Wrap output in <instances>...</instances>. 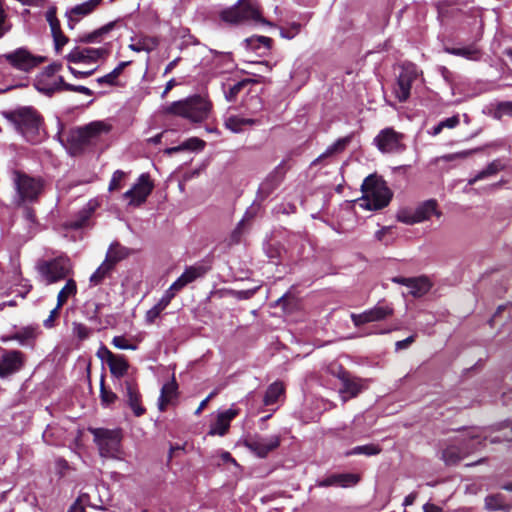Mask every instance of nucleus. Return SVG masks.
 I'll use <instances>...</instances> for the list:
<instances>
[{
    "label": "nucleus",
    "mask_w": 512,
    "mask_h": 512,
    "mask_svg": "<svg viewBox=\"0 0 512 512\" xmlns=\"http://www.w3.org/2000/svg\"><path fill=\"white\" fill-rule=\"evenodd\" d=\"M2 114L28 142L36 144L41 141L44 118L34 107L23 106Z\"/></svg>",
    "instance_id": "obj_1"
},
{
    "label": "nucleus",
    "mask_w": 512,
    "mask_h": 512,
    "mask_svg": "<svg viewBox=\"0 0 512 512\" xmlns=\"http://www.w3.org/2000/svg\"><path fill=\"white\" fill-rule=\"evenodd\" d=\"M111 129L112 126L103 121H94L73 129L67 140L70 154L81 155L88 147L96 145L103 135L109 134Z\"/></svg>",
    "instance_id": "obj_2"
},
{
    "label": "nucleus",
    "mask_w": 512,
    "mask_h": 512,
    "mask_svg": "<svg viewBox=\"0 0 512 512\" xmlns=\"http://www.w3.org/2000/svg\"><path fill=\"white\" fill-rule=\"evenodd\" d=\"M211 111V103L205 97L194 95L174 101L162 107V114L180 116L191 122L205 121Z\"/></svg>",
    "instance_id": "obj_3"
},
{
    "label": "nucleus",
    "mask_w": 512,
    "mask_h": 512,
    "mask_svg": "<svg viewBox=\"0 0 512 512\" xmlns=\"http://www.w3.org/2000/svg\"><path fill=\"white\" fill-rule=\"evenodd\" d=\"M13 185L21 202H36L44 191L45 181L42 177H32L21 170L11 172Z\"/></svg>",
    "instance_id": "obj_4"
},
{
    "label": "nucleus",
    "mask_w": 512,
    "mask_h": 512,
    "mask_svg": "<svg viewBox=\"0 0 512 512\" xmlns=\"http://www.w3.org/2000/svg\"><path fill=\"white\" fill-rule=\"evenodd\" d=\"M363 198L361 206L368 210L382 209L391 200V191L385 184L373 176H368L362 184Z\"/></svg>",
    "instance_id": "obj_5"
},
{
    "label": "nucleus",
    "mask_w": 512,
    "mask_h": 512,
    "mask_svg": "<svg viewBox=\"0 0 512 512\" xmlns=\"http://www.w3.org/2000/svg\"><path fill=\"white\" fill-rule=\"evenodd\" d=\"M36 270L45 284L50 285L66 279L72 272V267L68 258L60 256L50 260H39Z\"/></svg>",
    "instance_id": "obj_6"
},
{
    "label": "nucleus",
    "mask_w": 512,
    "mask_h": 512,
    "mask_svg": "<svg viewBox=\"0 0 512 512\" xmlns=\"http://www.w3.org/2000/svg\"><path fill=\"white\" fill-rule=\"evenodd\" d=\"M221 18L223 21L231 24L254 23L265 24L267 23L261 16L258 7L255 4L246 2L245 0H238V2L222 12Z\"/></svg>",
    "instance_id": "obj_7"
},
{
    "label": "nucleus",
    "mask_w": 512,
    "mask_h": 512,
    "mask_svg": "<svg viewBox=\"0 0 512 512\" xmlns=\"http://www.w3.org/2000/svg\"><path fill=\"white\" fill-rule=\"evenodd\" d=\"M102 457L116 458L120 453L122 433L120 429L89 428Z\"/></svg>",
    "instance_id": "obj_8"
},
{
    "label": "nucleus",
    "mask_w": 512,
    "mask_h": 512,
    "mask_svg": "<svg viewBox=\"0 0 512 512\" xmlns=\"http://www.w3.org/2000/svg\"><path fill=\"white\" fill-rule=\"evenodd\" d=\"M484 438L480 435L478 429H472L467 433V437L461 439L462 446L450 445L442 452V459L447 465H454L463 459L466 455L476 450Z\"/></svg>",
    "instance_id": "obj_9"
},
{
    "label": "nucleus",
    "mask_w": 512,
    "mask_h": 512,
    "mask_svg": "<svg viewBox=\"0 0 512 512\" xmlns=\"http://www.w3.org/2000/svg\"><path fill=\"white\" fill-rule=\"evenodd\" d=\"M2 58L12 68L26 73L31 72L34 68L38 67L41 63L46 61V57L33 55L28 49L23 47L3 54Z\"/></svg>",
    "instance_id": "obj_10"
},
{
    "label": "nucleus",
    "mask_w": 512,
    "mask_h": 512,
    "mask_svg": "<svg viewBox=\"0 0 512 512\" xmlns=\"http://www.w3.org/2000/svg\"><path fill=\"white\" fill-rule=\"evenodd\" d=\"M404 135L393 128L382 129L373 142L382 153L397 154L405 150Z\"/></svg>",
    "instance_id": "obj_11"
},
{
    "label": "nucleus",
    "mask_w": 512,
    "mask_h": 512,
    "mask_svg": "<svg viewBox=\"0 0 512 512\" xmlns=\"http://www.w3.org/2000/svg\"><path fill=\"white\" fill-rule=\"evenodd\" d=\"M394 309L391 304L385 301H379L374 307L363 311L362 313H352L350 315L354 326L359 327L367 323L378 322L392 316Z\"/></svg>",
    "instance_id": "obj_12"
},
{
    "label": "nucleus",
    "mask_w": 512,
    "mask_h": 512,
    "mask_svg": "<svg viewBox=\"0 0 512 512\" xmlns=\"http://www.w3.org/2000/svg\"><path fill=\"white\" fill-rule=\"evenodd\" d=\"M206 270L203 266H190L185 269L178 279L173 282L168 290L165 292V295L162 296V309L166 307V305L170 302V300L178 293L181 289H183L189 283L195 281L196 279L202 277L205 274Z\"/></svg>",
    "instance_id": "obj_13"
},
{
    "label": "nucleus",
    "mask_w": 512,
    "mask_h": 512,
    "mask_svg": "<svg viewBox=\"0 0 512 512\" xmlns=\"http://www.w3.org/2000/svg\"><path fill=\"white\" fill-rule=\"evenodd\" d=\"M418 77V70L413 64L402 66V70L398 76L397 83L394 87V95L399 102H405L410 97L412 83Z\"/></svg>",
    "instance_id": "obj_14"
},
{
    "label": "nucleus",
    "mask_w": 512,
    "mask_h": 512,
    "mask_svg": "<svg viewBox=\"0 0 512 512\" xmlns=\"http://www.w3.org/2000/svg\"><path fill=\"white\" fill-rule=\"evenodd\" d=\"M280 445L278 435L260 436L255 435L245 440V446L260 458H265L270 452Z\"/></svg>",
    "instance_id": "obj_15"
},
{
    "label": "nucleus",
    "mask_w": 512,
    "mask_h": 512,
    "mask_svg": "<svg viewBox=\"0 0 512 512\" xmlns=\"http://www.w3.org/2000/svg\"><path fill=\"white\" fill-rule=\"evenodd\" d=\"M26 363V355L20 350H5L0 358V377L6 378L19 372Z\"/></svg>",
    "instance_id": "obj_16"
},
{
    "label": "nucleus",
    "mask_w": 512,
    "mask_h": 512,
    "mask_svg": "<svg viewBox=\"0 0 512 512\" xmlns=\"http://www.w3.org/2000/svg\"><path fill=\"white\" fill-rule=\"evenodd\" d=\"M433 215L440 217L436 200L430 199L420 204L413 213L400 214L398 219L406 224L420 223L429 220Z\"/></svg>",
    "instance_id": "obj_17"
},
{
    "label": "nucleus",
    "mask_w": 512,
    "mask_h": 512,
    "mask_svg": "<svg viewBox=\"0 0 512 512\" xmlns=\"http://www.w3.org/2000/svg\"><path fill=\"white\" fill-rule=\"evenodd\" d=\"M98 207L99 202L96 199H90L82 209L66 222L65 226L72 230H79L88 226L91 217Z\"/></svg>",
    "instance_id": "obj_18"
},
{
    "label": "nucleus",
    "mask_w": 512,
    "mask_h": 512,
    "mask_svg": "<svg viewBox=\"0 0 512 512\" xmlns=\"http://www.w3.org/2000/svg\"><path fill=\"white\" fill-rule=\"evenodd\" d=\"M107 55L104 48L75 47L66 56L70 63H93Z\"/></svg>",
    "instance_id": "obj_19"
},
{
    "label": "nucleus",
    "mask_w": 512,
    "mask_h": 512,
    "mask_svg": "<svg viewBox=\"0 0 512 512\" xmlns=\"http://www.w3.org/2000/svg\"><path fill=\"white\" fill-rule=\"evenodd\" d=\"M391 280L394 283L406 286L409 289V294L413 297H422L432 286L430 280L424 276L412 278L396 276Z\"/></svg>",
    "instance_id": "obj_20"
},
{
    "label": "nucleus",
    "mask_w": 512,
    "mask_h": 512,
    "mask_svg": "<svg viewBox=\"0 0 512 512\" xmlns=\"http://www.w3.org/2000/svg\"><path fill=\"white\" fill-rule=\"evenodd\" d=\"M152 191V183L149 176L142 174L138 182L124 193V197L130 200V204L139 205L146 200Z\"/></svg>",
    "instance_id": "obj_21"
},
{
    "label": "nucleus",
    "mask_w": 512,
    "mask_h": 512,
    "mask_svg": "<svg viewBox=\"0 0 512 512\" xmlns=\"http://www.w3.org/2000/svg\"><path fill=\"white\" fill-rule=\"evenodd\" d=\"M340 380L342 382V386L339 389V393L343 402L356 397L366 387L364 380L357 377H352L346 372L342 373Z\"/></svg>",
    "instance_id": "obj_22"
},
{
    "label": "nucleus",
    "mask_w": 512,
    "mask_h": 512,
    "mask_svg": "<svg viewBox=\"0 0 512 512\" xmlns=\"http://www.w3.org/2000/svg\"><path fill=\"white\" fill-rule=\"evenodd\" d=\"M239 414V410L233 406L225 411L218 412L215 421L210 425L209 435L223 436L230 427L231 421Z\"/></svg>",
    "instance_id": "obj_23"
},
{
    "label": "nucleus",
    "mask_w": 512,
    "mask_h": 512,
    "mask_svg": "<svg viewBox=\"0 0 512 512\" xmlns=\"http://www.w3.org/2000/svg\"><path fill=\"white\" fill-rule=\"evenodd\" d=\"M124 387L128 406L132 409L136 417L142 416L146 412V409L141 403V394L136 382L134 380H126L124 382Z\"/></svg>",
    "instance_id": "obj_24"
},
{
    "label": "nucleus",
    "mask_w": 512,
    "mask_h": 512,
    "mask_svg": "<svg viewBox=\"0 0 512 512\" xmlns=\"http://www.w3.org/2000/svg\"><path fill=\"white\" fill-rule=\"evenodd\" d=\"M38 336L37 328L33 326H25L15 333L2 335L0 341L6 343L9 341H17L21 346L34 347Z\"/></svg>",
    "instance_id": "obj_25"
},
{
    "label": "nucleus",
    "mask_w": 512,
    "mask_h": 512,
    "mask_svg": "<svg viewBox=\"0 0 512 512\" xmlns=\"http://www.w3.org/2000/svg\"><path fill=\"white\" fill-rule=\"evenodd\" d=\"M260 121L251 117H242L238 115H230L225 118V127L233 133H241L247 127L257 125Z\"/></svg>",
    "instance_id": "obj_26"
},
{
    "label": "nucleus",
    "mask_w": 512,
    "mask_h": 512,
    "mask_svg": "<svg viewBox=\"0 0 512 512\" xmlns=\"http://www.w3.org/2000/svg\"><path fill=\"white\" fill-rule=\"evenodd\" d=\"M103 0H87L83 3L77 4L71 8L67 15L70 21L77 22L82 17L87 16L94 12Z\"/></svg>",
    "instance_id": "obj_27"
},
{
    "label": "nucleus",
    "mask_w": 512,
    "mask_h": 512,
    "mask_svg": "<svg viewBox=\"0 0 512 512\" xmlns=\"http://www.w3.org/2000/svg\"><path fill=\"white\" fill-rule=\"evenodd\" d=\"M351 139H352L351 136H346V137L337 139L333 144L328 146L327 149L312 162V165H317L318 163H321L324 160L343 152L346 149V147L349 145V143L351 142Z\"/></svg>",
    "instance_id": "obj_28"
},
{
    "label": "nucleus",
    "mask_w": 512,
    "mask_h": 512,
    "mask_svg": "<svg viewBox=\"0 0 512 512\" xmlns=\"http://www.w3.org/2000/svg\"><path fill=\"white\" fill-rule=\"evenodd\" d=\"M62 91H69V92H77L84 94L86 96H92L93 91L89 89L88 87L82 86V85H73L64 80L62 76L58 77L57 82L54 83L52 87L47 89V94L51 95L55 92H62Z\"/></svg>",
    "instance_id": "obj_29"
},
{
    "label": "nucleus",
    "mask_w": 512,
    "mask_h": 512,
    "mask_svg": "<svg viewBox=\"0 0 512 512\" xmlns=\"http://www.w3.org/2000/svg\"><path fill=\"white\" fill-rule=\"evenodd\" d=\"M283 175L279 168L275 169L268 177L261 183L258 193L262 198L268 197L282 182Z\"/></svg>",
    "instance_id": "obj_30"
},
{
    "label": "nucleus",
    "mask_w": 512,
    "mask_h": 512,
    "mask_svg": "<svg viewBox=\"0 0 512 512\" xmlns=\"http://www.w3.org/2000/svg\"><path fill=\"white\" fill-rule=\"evenodd\" d=\"M107 365L111 375L117 379L124 377L130 367L127 358L121 354H116Z\"/></svg>",
    "instance_id": "obj_31"
},
{
    "label": "nucleus",
    "mask_w": 512,
    "mask_h": 512,
    "mask_svg": "<svg viewBox=\"0 0 512 512\" xmlns=\"http://www.w3.org/2000/svg\"><path fill=\"white\" fill-rule=\"evenodd\" d=\"M130 254V250L127 247L122 246L119 243H112L107 251L105 260L110 263L113 267L127 258Z\"/></svg>",
    "instance_id": "obj_32"
},
{
    "label": "nucleus",
    "mask_w": 512,
    "mask_h": 512,
    "mask_svg": "<svg viewBox=\"0 0 512 512\" xmlns=\"http://www.w3.org/2000/svg\"><path fill=\"white\" fill-rule=\"evenodd\" d=\"M253 81L251 79L241 80L234 85H232L228 90L224 92L225 98L229 102L236 101L238 95L241 93H250V88L253 86Z\"/></svg>",
    "instance_id": "obj_33"
},
{
    "label": "nucleus",
    "mask_w": 512,
    "mask_h": 512,
    "mask_svg": "<svg viewBox=\"0 0 512 512\" xmlns=\"http://www.w3.org/2000/svg\"><path fill=\"white\" fill-rule=\"evenodd\" d=\"M178 401V385L174 378L162 385V410L165 406L175 405Z\"/></svg>",
    "instance_id": "obj_34"
},
{
    "label": "nucleus",
    "mask_w": 512,
    "mask_h": 512,
    "mask_svg": "<svg viewBox=\"0 0 512 512\" xmlns=\"http://www.w3.org/2000/svg\"><path fill=\"white\" fill-rule=\"evenodd\" d=\"M205 146V142L197 137H192L184 142H182L179 146L170 147L165 149V153L171 155L178 151L188 150V151H199L202 150Z\"/></svg>",
    "instance_id": "obj_35"
},
{
    "label": "nucleus",
    "mask_w": 512,
    "mask_h": 512,
    "mask_svg": "<svg viewBox=\"0 0 512 512\" xmlns=\"http://www.w3.org/2000/svg\"><path fill=\"white\" fill-rule=\"evenodd\" d=\"M159 45L156 37L141 36L135 42L129 45V48L136 52L146 51L151 52Z\"/></svg>",
    "instance_id": "obj_36"
},
{
    "label": "nucleus",
    "mask_w": 512,
    "mask_h": 512,
    "mask_svg": "<svg viewBox=\"0 0 512 512\" xmlns=\"http://www.w3.org/2000/svg\"><path fill=\"white\" fill-rule=\"evenodd\" d=\"M77 294V284L72 278L68 279L57 295L58 308H62L68 299Z\"/></svg>",
    "instance_id": "obj_37"
},
{
    "label": "nucleus",
    "mask_w": 512,
    "mask_h": 512,
    "mask_svg": "<svg viewBox=\"0 0 512 512\" xmlns=\"http://www.w3.org/2000/svg\"><path fill=\"white\" fill-rule=\"evenodd\" d=\"M445 51L449 54L460 56L468 60H477L480 57V51L475 46L446 48Z\"/></svg>",
    "instance_id": "obj_38"
},
{
    "label": "nucleus",
    "mask_w": 512,
    "mask_h": 512,
    "mask_svg": "<svg viewBox=\"0 0 512 512\" xmlns=\"http://www.w3.org/2000/svg\"><path fill=\"white\" fill-rule=\"evenodd\" d=\"M485 508L489 511L508 510V504L502 494L489 495L485 498Z\"/></svg>",
    "instance_id": "obj_39"
},
{
    "label": "nucleus",
    "mask_w": 512,
    "mask_h": 512,
    "mask_svg": "<svg viewBox=\"0 0 512 512\" xmlns=\"http://www.w3.org/2000/svg\"><path fill=\"white\" fill-rule=\"evenodd\" d=\"M115 27V22H109L104 26L94 30L93 32L84 34L80 37V42L82 43H94L103 35L109 33Z\"/></svg>",
    "instance_id": "obj_40"
},
{
    "label": "nucleus",
    "mask_w": 512,
    "mask_h": 512,
    "mask_svg": "<svg viewBox=\"0 0 512 512\" xmlns=\"http://www.w3.org/2000/svg\"><path fill=\"white\" fill-rule=\"evenodd\" d=\"M114 267L106 260L96 269V271L90 276V283L97 286L103 282V280L110 275Z\"/></svg>",
    "instance_id": "obj_41"
},
{
    "label": "nucleus",
    "mask_w": 512,
    "mask_h": 512,
    "mask_svg": "<svg viewBox=\"0 0 512 512\" xmlns=\"http://www.w3.org/2000/svg\"><path fill=\"white\" fill-rule=\"evenodd\" d=\"M502 169V165L499 161H493L490 163L485 169L478 172L473 178H470L468 180L469 185L475 184L479 180L486 179L492 175H495L497 172H499Z\"/></svg>",
    "instance_id": "obj_42"
},
{
    "label": "nucleus",
    "mask_w": 512,
    "mask_h": 512,
    "mask_svg": "<svg viewBox=\"0 0 512 512\" xmlns=\"http://www.w3.org/2000/svg\"><path fill=\"white\" fill-rule=\"evenodd\" d=\"M284 388L283 385L279 382L272 383L266 390L265 396H264V404L265 405H272L277 402L279 397L283 394Z\"/></svg>",
    "instance_id": "obj_43"
},
{
    "label": "nucleus",
    "mask_w": 512,
    "mask_h": 512,
    "mask_svg": "<svg viewBox=\"0 0 512 512\" xmlns=\"http://www.w3.org/2000/svg\"><path fill=\"white\" fill-rule=\"evenodd\" d=\"M381 452V448L379 445L375 444H366L361 446H356L352 448L351 450L347 451L345 453L346 456H352V455H366V456H373L377 455Z\"/></svg>",
    "instance_id": "obj_44"
},
{
    "label": "nucleus",
    "mask_w": 512,
    "mask_h": 512,
    "mask_svg": "<svg viewBox=\"0 0 512 512\" xmlns=\"http://www.w3.org/2000/svg\"><path fill=\"white\" fill-rule=\"evenodd\" d=\"M100 400L104 406H109L117 400V395L112 390L106 388L104 375L101 376L100 381Z\"/></svg>",
    "instance_id": "obj_45"
},
{
    "label": "nucleus",
    "mask_w": 512,
    "mask_h": 512,
    "mask_svg": "<svg viewBox=\"0 0 512 512\" xmlns=\"http://www.w3.org/2000/svg\"><path fill=\"white\" fill-rule=\"evenodd\" d=\"M248 46L254 50H259L263 48L264 50H269L271 47V38L266 36H255L250 37L247 40Z\"/></svg>",
    "instance_id": "obj_46"
},
{
    "label": "nucleus",
    "mask_w": 512,
    "mask_h": 512,
    "mask_svg": "<svg viewBox=\"0 0 512 512\" xmlns=\"http://www.w3.org/2000/svg\"><path fill=\"white\" fill-rule=\"evenodd\" d=\"M46 20L49 23L52 35L57 34L58 32H62L60 21L56 15L55 7L48 9L46 12Z\"/></svg>",
    "instance_id": "obj_47"
},
{
    "label": "nucleus",
    "mask_w": 512,
    "mask_h": 512,
    "mask_svg": "<svg viewBox=\"0 0 512 512\" xmlns=\"http://www.w3.org/2000/svg\"><path fill=\"white\" fill-rule=\"evenodd\" d=\"M337 475V486L341 487H349L356 485L360 478L358 475L353 473H342V474H336Z\"/></svg>",
    "instance_id": "obj_48"
},
{
    "label": "nucleus",
    "mask_w": 512,
    "mask_h": 512,
    "mask_svg": "<svg viewBox=\"0 0 512 512\" xmlns=\"http://www.w3.org/2000/svg\"><path fill=\"white\" fill-rule=\"evenodd\" d=\"M177 34L180 36L181 40L175 39L174 45L182 50L185 46H188L190 44L194 43V38L192 35H190L186 30H179Z\"/></svg>",
    "instance_id": "obj_49"
},
{
    "label": "nucleus",
    "mask_w": 512,
    "mask_h": 512,
    "mask_svg": "<svg viewBox=\"0 0 512 512\" xmlns=\"http://www.w3.org/2000/svg\"><path fill=\"white\" fill-rule=\"evenodd\" d=\"M244 106L252 113H256L262 109L263 104L261 98L258 95H252L249 99L245 100Z\"/></svg>",
    "instance_id": "obj_50"
},
{
    "label": "nucleus",
    "mask_w": 512,
    "mask_h": 512,
    "mask_svg": "<svg viewBox=\"0 0 512 512\" xmlns=\"http://www.w3.org/2000/svg\"><path fill=\"white\" fill-rule=\"evenodd\" d=\"M252 217H253V214L250 211H246L243 219L237 224L236 228L234 229V231L231 234L232 242L237 243V242L240 241V237H241V233H242V227L244 225V222L246 220L251 219Z\"/></svg>",
    "instance_id": "obj_51"
},
{
    "label": "nucleus",
    "mask_w": 512,
    "mask_h": 512,
    "mask_svg": "<svg viewBox=\"0 0 512 512\" xmlns=\"http://www.w3.org/2000/svg\"><path fill=\"white\" fill-rule=\"evenodd\" d=\"M9 30L7 25V13L5 10L4 0H0V38H2Z\"/></svg>",
    "instance_id": "obj_52"
},
{
    "label": "nucleus",
    "mask_w": 512,
    "mask_h": 512,
    "mask_svg": "<svg viewBox=\"0 0 512 512\" xmlns=\"http://www.w3.org/2000/svg\"><path fill=\"white\" fill-rule=\"evenodd\" d=\"M125 173L121 170H116L109 183V190L115 191L121 188V181L124 179Z\"/></svg>",
    "instance_id": "obj_53"
},
{
    "label": "nucleus",
    "mask_w": 512,
    "mask_h": 512,
    "mask_svg": "<svg viewBox=\"0 0 512 512\" xmlns=\"http://www.w3.org/2000/svg\"><path fill=\"white\" fill-rule=\"evenodd\" d=\"M56 53H60L63 46L69 42V38L62 32L52 35Z\"/></svg>",
    "instance_id": "obj_54"
},
{
    "label": "nucleus",
    "mask_w": 512,
    "mask_h": 512,
    "mask_svg": "<svg viewBox=\"0 0 512 512\" xmlns=\"http://www.w3.org/2000/svg\"><path fill=\"white\" fill-rule=\"evenodd\" d=\"M73 332L79 340H85L90 336L91 330L82 323H75Z\"/></svg>",
    "instance_id": "obj_55"
},
{
    "label": "nucleus",
    "mask_w": 512,
    "mask_h": 512,
    "mask_svg": "<svg viewBox=\"0 0 512 512\" xmlns=\"http://www.w3.org/2000/svg\"><path fill=\"white\" fill-rule=\"evenodd\" d=\"M301 25L299 23H293L288 29H281L280 34L283 38L292 39L300 31Z\"/></svg>",
    "instance_id": "obj_56"
},
{
    "label": "nucleus",
    "mask_w": 512,
    "mask_h": 512,
    "mask_svg": "<svg viewBox=\"0 0 512 512\" xmlns=\"http://www.w3.org/2000/svg\"><path fill=\"white\" fill-rule=\"evenodd\" d=\"M112 344L118 349H135V346L130 344L124 336H115Z\"/></svg>",
    "instance_id": "obj_57"
},
{
    "label": "nucleus",
    "mask_w": 512,
    "mask_h": 512,
    "mask_svg": "<svg viewBox=\"0 0 512 512\" xmlns=\"http://www.w3.org/2000/svg\"><path fill=\"white\" fill-rule=\"evenodd\" d=\"M106 346L102 345L97 351V357L106 364L115 356Z\"/></svg>",
    "instance_id": "obj_58"
},
{
    "label": "nucleus",
    "mask_w": 512,
    "mask_h": 512,
    "mask_svg": "<svg viewBox=\"0 0 512 512\" xmlns=\"http://www.w3.org/2000/svg\"><path fill=\"white\" fill-rule=\"evenodd\" d=\"M60 309L61 308H58V304H57L56 307L50 311L48 318L46 320H44V323H43L46 328L54 327L55 319L58 318L60 315Z\"/></svg>",
    "instance_id": "obj_59"
},
{
    "label": "nucleus",
    "mask_w": 512,
    "mask_h": 512,
    "mask_svg": "<svg viewBox=\"0 0 512 512\" xmlns=\"http://www.w3.org/2000/svg\"><path fill=\"white\" fill-rule=\"evenodd\" d=\"M460 122V119H459V116L458 115H454L452 117H449V118H446L442 121H440V127H443L444 128H449V129H452V128H455Z\"/></svg>",
    "instance_id": "obj_60"
},
{
    "label": "nucleus",
    "mask_w": 512,
    "mask_h": 512,
    "mask_svg": "<svg viewBox=\"0 0 512 512\" xmlns=\"http://www.w3.org/2000/svg\"><path fill=\"white\" fill-rule=\"evenodd\" d=\"M160 316V302L155 304L152 309H150L147 314L146 318L147 321L152 323L156 318Z\"/></svg>",
    "instance_id": "obj_61"
},
{
    "label": "nucleus",
    "mask_w": 512,
    "mask_h": 512,
    "mask_svg": "<svg viewBox=\"0 0 512 512\" xmlns=\"http://www.w3.org/2000/svg\"><path fill=\"white\" fill-rule=\"evenodd\" d=\"M62 68V64L61 63H58V62H54L50 65H48L45 70H44V74L47 76V77H52L54 76L58 71H60Z\"/></svg>",
    "instance_id": "obj_62"
},
{
    "label": "nucleus",
    "mask_w": 512,
    "mask_h": 512,
    "mask_svg": "<svg viewBox=\"0 0 512 512\" xmlns=\"http://www.w3.org/2000/svg\"><path fill=\"white\" fill-rule=\"evenodd\" d=\"M96 81L99 85H104V84L109 85V86H117L118 85V81H115L110 73L97 78Z\"/></svg>",
    "instance_id": "obj_63"
},
{
    "label": "nucleus",
    "mask_w": 512,
    "mask_h": 512,
    "mask_svg": "<svg viewBox=\"0 0 512 512\" xmlns=\"http://www.w3.org/2000/svg\"><path fill=\"white\" fill-rule=\"evenodd\" d=\"M497 113L500 115H512V102H504L499 104Z\"/></svg>",
    "instance_id": "obj_64"
}]
</instances>
